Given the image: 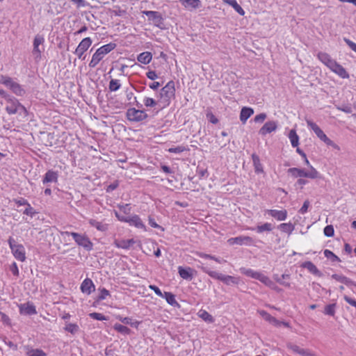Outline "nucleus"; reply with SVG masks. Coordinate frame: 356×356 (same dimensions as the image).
Masks as SVG:
<instances>
[{
    "instance_id": "nucleus-1",
    "label": "nucleus",
    "mask_w": 356,
    "mask_h": 356,
    "mask_svg": "<svg viewBox=\"0 0 356 356\" xmlns=\"http://www.w3.org/2000/svg\"><path fill=\"white\" fill-rule=\"evenodd\" d=\"M202 272L209 275L211 277L222 281L227 285L238 284L239 280L238 277H233L231 275H225L218 272L211 270L208 266H205L202 262H200V265L197 266Z\"/></svg>"
},
{
    "instance_id": "nucleus-2",
    "label": "nucleus",
    "mask_w": 356,
    "mask_h": 356,
    "mask_svg": "<svg viewBox=\"0 0 356 356\" xmlns=\"http://www.w3.org/2000/svg\"><path fill=\"white\" fill-rule=\"evenodd\" d=\"M158 97L162 108L168 106L171 100L175 97V82L173 81H168L167 84L161 89Z\"/></svg>"
},
{
    "instance_id": "nucleus-3",
    "label": "nucleus",
    "mask_w": 356,
    "mask_h": 356,
    "mask_svg": "<svg viewBox=\"0 0 356 356\" xmlns=\"http://www.w3.org/2000/svg\"><path fill=\"white\" fill-rule=\"evenodd\" d=\"M116 47V44L110 42L98 48L92 56L89 63L90 68L95 67L104 57Z\"/></svg>"
},
{
    "instance_id": "nucleus-4",
    "label": "nucleus",
    "mask_w": 356,
    "mask_h": 356,
    "mask_svg": "<svg viewBox=\"0 0 356 356\" xmlns=\"http://www.w3.org/2000/svg\"><path fill=\"white\" fill-rule=\"evenodd\" d=\"M288 173L295 178L307 177L310 179H316L320 177L319 172L312 166H310V169L309 170L298 168H291L288 170Z\"/></svg>"
},
{
    "instance_id": "nucleus-5",
    "label": "nucleus",
    "mask_w": 356,
    "mask_h": 356,
    "mask_svg": "<svg viewBox=\"0 0 356 356\" xmlns=\"http://www.w3.org/2000/svg\"><path fill=\"white\" fill-rule=\"evenodd\" d=\"M307 126L314 131L317 137L320 140L323 141L327 145L331 146L334 149H339V146L336 143H334L332 140H330L315 122H312V120H307Z\"/></svg>"
},
{
    "instance_id": "nucleus-6",
    "label": "nucleus",
    "mask_w": 356,
    "mask_h": 356,
    "mask_svg": "<svg viewBox=\"0 0 356 356\" xmlns=\"http://www.w3.org/2000/svg\"><path fill=\"white\" fill-rule=\"evenodd\" d=\"M8 243L14 257L18 261H24L26 260L24 247L22 244L16 243L15 240L11 236L9 237Z\"/></svg>"
},
{
    "instance_id": "nucleus-7",
    "label": "nucleus",
    "mask_w": 356,
    "mask_h": 356,
    "mask_svg": "<svg viewBox=\"0 0 356 356\" xmlns=\"http://www.w3.org/2000/svg\"><path fill=\"white\" fill-rule=\"evenodd\" d=\"M0 83L9 88L17 96H23L26 92L22 86L18 83L13 81L10 77L1 75L0 76Z\"/></svg>"
},
{
    "instance_id": "nucleus-8",
    "label": "nucleus",
    "mask_w": 356,
    "mask_h": 356,
    "mask_svg": "<svg viewBox=\"0 0 356 356\" xmlns=\"http://www.w3.org/2000/svg\"><path fill=\"white\" fill-rule=\"evenodd\" d=\"M6 111L10 115L26 113V108L17 99L10 97L7 99Z\"/></svg>"
},
{
    "instance_id": "nucleus-9",
    "label": "nucleus",
    "mask_w": 356,
    "mask_h": 356,
    "mask_svg": "<svg viewBox=\"0 0 356 356\" xmlns=\"http://www.w3.org/2000/svg\"><path fill=\"white\" fill-rule=\"evenodd\" d=\"M126 115L129 121L135 122L143 121L148 118V115L144 110L135 108L127 109Z\"/></svg>"
},
{
    "instance_id": "nucleus-10",
    "label": "nucleus",
    "mask_w": 356,
    "mask_h": 356,
    "mask_svg": "<svg viewBox=\"0 0 356 356\" xmlns=\"http://www.w3.org/2000/svg\"><path fill=\"white\" fill-rule=\"evenodd\" d=\"M72 236L79 246L83 247L87 251L92 250L93 243L87 235L76 232L75 234H72Z\"/></svg>"
},
{
    "instance_id": "nucleus-11",
    "label": "nucleus",
    "mask_w": 356,
    "mask_h": 356,
    "mask_svg": "<svg viewBox=\"0 0 356 356\" xmlns=\"http://www.w3.org/2000/svg\"><path fill=\"white\" fill-rule=\"evenodd\" d=\"M143 14L145 15L148 19L152 21L154 26L162 29L163 25V18L162 17L161 14L157 11L152 10H144L143 11Z\"/></svg>"
},
{
    "instance_id": "nucleus-12",
    "label": "nucleus",
    "mask_w": 356,
    "mask_h": 356,
    "mask_svg": "<svg viewBox=\"0 0 356 356\" xmlns=\"http://www.w3.org/2000/svg\"><path fill=\"white\" fill-rule=\"evenodd\" d=\"M227 243L231 245H253L254 240L248 236H238L234 238H230L227 240Z\"/></svg>"
},
{
    "instance_id": "nucleus-13",
    "label": "nucleus",
    "mask_w": 356,
    "mask_h": 356,
    "mask_svg": "<svg viewBox=\"0 0 356 356\" xmlns=\"http://www.w3.org/2000/svg\"><path fill=\"white\" fill-rule=\"evenodd\" d=\"M19 312L22 315H34L37 314L35 306L33 302H27L18 305Z\"/></svg>"
},
{
    "instance_id": "nucleus-14",
    "label": "nucleus",
    "mask_w": 356,
    "mask_h": 356,
    "mask_svg": "<svg viewBox=\"0 0 356 356\" xmlns=\"http://www.w3.org/2000/svg\"><path fill=\"white\" fill-rule=\"evenodd\" d=\"M277 129V122L275 121H268L263 127L259 129V134L261 136H266L268 134H270L273 131H276Z\"/></svg>"
},
{
    "instance_id": "nucleus-15",
    "label": "nucleus",
    "mask_w": 356,
    "mask_h": 356,
    "mask_svg": "<svg viewBox=\"0 0 356 356\" xmlns=\"http://www.w3.org/2000/svg\"><path fill=\"white\" fill-rule=\"evenodd\" d=\"M317 58L330 70L337 62L335 60L332 59V57L328 54L325 52H318L317 54Z\"/></svg>"
},
{
    "instance_id": "nucleus-16",
    "label": "nucleus",
    "mask_w": 356,
    "mask_h": 356,
    "mask_svg": "<svg viewBox=\"0 0 356 356\" xmlns=\"http://www.w3.org/2000/svg\"><path fill=\"white\" fill-rule=\"evenodd\" d=\"M80 289L83 293L90 295L95 290V286L90 278H86L81 283Z\"/></svg>"
},
{
    "instance_id": "nucleus-17",
    "label": "nucleus",
    "mask_w": 356,
    "mask_h": 356,
    "mask_svg": "<svg viewBox=\"0 0 356 356\" xmlns=\"http://www.w3.org/2000/svg\"><path fill=\"white\" fill-rule=\"evenodd\" d=\"M58 179V172L53 170H49L44 174L42 179V184L47 185L49 183H57Z\"/></svg>"
},
{
    "instance_id": "nucleus-18",
    "label": "nucleus",
    "mask_w": 356,
    "mask_h": 356,
    "mask_svg": "<svg viewBox=\"0 0 356 356\" xmlns=\"http://www.w3.org/2000/svg\"><path fill=\"white\" fill-rule=\"evenodd\" d=\"M178 273L182 279L191 281L194 277L195 270L191 267L184 268L182 266H179Z\"/></svg>"
},
{
    "instance_id": "nucleus-19",
    "label": "nucleus",
    "mask_w": 356,
    "mask_h": 356,
    "mask_svg": "<svg viewBox=\"0 0 356 356\" xmlns=\"http://www.w3.org/2000/svg\"><path fill=\"white\" fill-rule=\"evenodd\" d=\"M266 213L273 218L280 221L285 220L287 218V211L285 209H268L266 211Z\"/></svg>"
},
{
    "instance_id": "nucleus-20",
    "label": "nucleus",
    "mask_w": 356,
    "mask_h": 356,
    "mask_svg": "<svg viewBox=\"0 0 356 356\" xmlns=\"http://www.w3.org/2000/svg\"><path fill=\"white\" fill-rule=\"evenodd\" d=\"M330 70L342 79L349 78V74L346 72V69L337 62L334 63Z\"/></svg>"
},
{
    "instance_id": "nucleus-21",
    "label": "nucleus",
    "mask_w": 356,
    "mask_h": 356,
    "mask_svg": "<svg viewBox=\"0 0 356 356\" xmlns=\"http://www.w3.org/2000/svg\"><path fill=\"white\" fill-rule=\"evenodd\" d=\"M127 222L131 226H134L136 228L142 229L144 231H146V227L143 222L142 220L138 215H134L132 216H129V218H128Z\"/></svg>"
},
{
    "instance_id": "nucleus-22",
    "label": "nucleus",
    "mask_w": 356,
    "mask_h": 356,
    "mask_svg": "<svg viewBox=\"0 0 356 356\" xmlns=\"http://www.w3.org/2000/svg\"><path fill=\"white\" fill-rule=\"evenodd\" d=\"M44 42V38L41 35H36L33 40V54L36 56V57H40L41 54V50L39 49V46Z\"/></svg>"
},
{
    "instance_id": "nucleus-23",
    "label": "nucleus",
    "mask_w": 356,
    "mask_h": 356,
    "mask_svg": "<svg viewBox=\"0 0 356 356\" xmlns=\"http://www.w3.org/2000/svg\"><path fill=\"white\" fill-rule=\"evenodd\" d=\"M134 243V239H127V240H118L115 239L113 242V244L118 248H122L124 250L129 249L131 245Z\"/></svg>"
},
{
    "instance_id": "nucleus-24",
    "label": "nucleus",
    "mask_w": 356,
    "mask_h": 356,
    "mask_svg": "<svg viewBox=\"0 0 356 356\" xmlns=\"http://www.w3.org/2000/svg\"><path fill=\"white\" fill-rule=\"evenodd\" d=\"M301 266L307 269L311 273L318 277L322 276L321 272L317 267L311 261H305L301 264Z\"/></svg>"
},
{
    "instance_id": "nucleus-25",
    "label": "nucleus",
    "mask_w": 356,
    "mask_h": 356,
    "mask_svg": "<svg viewBox=\"0 0 356 356\" xmlns=\"http://www.w3.org/2000/svg\"><path fill=\"white\" fill-rule=\"evenodd\" d=\"M273 229V224L270 222H265L262 225H258L256 227L250 228L251 230L255 231L258 234H261L263 232H269L272 231Z\"/></svg>"
},
{
    "instance_id": "nucleus-26",
    "label": "nucleus",
    "mask_w": 356,
    "mask_h": 356,
    "mask_svg": "<svg viewBox=\"0 0 356 356\" xmlns=\"http://www.w3.org/2000/svg\"><path fill=\"white\" fill-rule=\"evenodd\" d=\"M161 298H165L166 302L171 306L177 308L180 307V305L175 299V296L172 294L171 292H164Z\"/></svg>"
},
{
    "instance_id": "nucleus-27",
    "label": "nucleus",
    "mask_w": 356,
    "mask_h": 356,
    "mask_svg": "<svg viewBox=\"0 0 356 356\" xmlns=\"http://www.w3.org/2000/svg\"><path fill=\"white\" fill-rule=\"evenodd\" d=\"M181 4L187 9H196L201 7V1L200 0H179Z\"/></svg>"
},
{
    "instance_id": "nucleus-28",
    "label": "nucleus",
    "mask_w": 356,
    "mask_h": 356,
    "mask_svg": "<svg viewBox=\"0 0 356 356\" xmlns=\"http://www.w3.org/2000/svg\"><path fill=\"white\" fill-rule=\"evenodd\" d=\"M88 223L90 226L95 227L98 231L104 232L108 229V225L99 222L95 219H90Z\"/></svg>"
},
{
    "instance_id": "nucleus-29",
    "label": "nucleus",
    "mask_w": 356,
    "mask_h": 356,
    "mask_svg": "<svg viewBox=\"0 0 356 356\" xmlns=\"http://www.w3.org/2000/svg\"><path fill=\"white\" fill-rule=\"evenodd\" d=\"M254 113V110L250 107L242 108L240 113V120L245 124L248 119Z\"/></svg>"
},
{
    "instance_id": "nucleus-30",
    "label": "nucleus",
    "mask_w": 356,
    "mask_h": 356,
    "mask_svg": "<svg viewBox=\"0 0 356 356\" xmlns=\"http://www.w3.org/2000/svg\"><path fill=\"white\" fill-rule=\"evenodd\" d=\"M92 43V39L89 37L83 38L75 50L86 52Z\"/></svg>"
},
{
    "instance_id": "nucleus-31",
    "label": "nucleus",
    "mask_w": 356,
    "mask_h": 356,
    "mask_svg": "<svg viewBox=\"0 0 356 356\" xmlns=\"http://www.w3.org/2000/svg\"><path fill=\"white\" fill-rule=\"evenodd\" d=\"M152 59V54L149 51L142 52L137 57L138 61L145 65L149 64Z\"/></svg>"
},
{
    "instance_id": "nucleus-32",
    "label": "nucleus",
    "mask_w": 356,
    "mask_h": 356,
    "mask_svg": "<svg viewBox=\"0 0 356 356\" xmlns=\"http://www.w3.org/2000/svg\"><path fill=\"white\" fill-rule=\"evenodd\" d=\"M252 159L253 165L254 167L255 172H257V173L263 172H264L263 165L260 161L259 156L257 155L256 154H252Z\"/></svg>"
},
{
    "instance_id": "nucleus-33",
    "label": "nucleus",
    "mask_w": 356,
    "mask_h": 356,
    "mask_svg": "<svg viewBox=\"0 0 356 356\" xmlns=\"http://www.w3.org/2000/svg\"><path fill=\"white\" fill-rule=\"evenodd\" d=\"M225 3H228L231 6L235 11H236L239 15H244L245 11L242 8V7L237 3L236 0H222Z\"/></svg>"
},
{
    "instance_id": "nucleus-34",
    "label": "nucleus",
    "mask_w": 356,
    "mask_h": 356,
    "mask_svg": "<svg viewBox=\"0 0 356 356\" xmlns=\"http://www.w3.org/2000/svg\"><path fill=\"white\" fill-rule=\"evenodd\" d=\"M197 315L200 318H201L203 321H204L207 323H212L214 322L213 317L206 310L200 309Z\"/></svg>"
},
{
    "instance_id": "nucleus-35",
    "label": "nucleus",
    "mask_w": 356,
    "mask_h": 356,
    "mask_svg": "<svg viewBox=\"0 0 356 356\" xmlns=\"http://www.w3.org/2000/svg\"><path fill=\"white\" fill-rule=\"evenodd\" d=\"M289 138L290 140L292 147H297L299 145V136L294 129H291L289 134Z\"/></svg>"
},
{
    "instance_id": "nucleus-36",
    "label": "nucleus",
    "mask_w": 356,
    "mask_h": 356,
    "mask_svg": "<svg viewBox=\"0 0 356 356\" xmlns=\"http://www.w3.org/2000/svg\"><path fill=\"white\" fill-rule=\"evenodd\" d=\"M143 104L146 107H155L156 106H159L161 108V104L159 102V99L158 100H155L152 97H145L143 99Z\"/></svg>"
},
{
    "instance_id": "nucleus-37",
    "label": "nucleus",
    "mask_w": 356,
    "mask_h": 356,
    "mask_svg": "<svg viewBox=\"0 0 356 356\" xmlns=\"http://www.w3.org/2000/svg\"><path fill=\"white\" fill-rule=\"evenodd\" d=\"M26 355L27 356H47V354L41 349L39 348H26Z\"/></svg>"
},
{
    "instance_id": "nucleus-38",
    "label": "nucleus",
    "mask_w": 356,
    "mask_h": 356,
    "mask_svg": "<svg viewBox=\"0 0 356 356\" xmlns=\"http://www.w3.org/2000/svg\"><path fill=\"white\" fill-rule=\"evenodd\" d=\"M259 314L266 321H268L269 323L275 325L279 324V321L267 312L261 310L259 312Z\"/></svg>"
},
{
    "instance_id": "nucleus-39",
    "label": "nucleus",
    "mask_w": 356,
    "mask_h": 356,
    "mask_svg": "<svg viewBox=\"0 0 356 356\" xmlns=\"http://www.w3.org/2000/svg\"><path fill=\"white\" fill-rule=\"evenodd\" d=\"M113 328L117 332L123 334L129 335L131 334V330L129 327L120 323H115Z\"/></svg>"
},
{
    "instance_id": "nucleus-40",
    "label": "nucleus",
    "mask_w": 356,
    "mask_h": 356,
    "mask_svg": "<svg viewBox=\"0 0 356 356\" xmlns=\"http://www.w3.org/2000/svg\"><path fill=\"white\" fill-rule=\"evenodd\" d=\"M121 87V83L120 80L112 79L108 85V88L111 92H116Z\"/></svg>"
},
{
    "instance_id": "nucleus-41",
    "label": "nucleus",
    "mask_w": 356,
    "mask_h": 356,
    "mask_svg": "<svg viewBox=\"0 0 356 356\" xmlns=\"http://www.w3.org/2000/svg\"><path fill=\"white\" fill-rule=\"evenodd\" d=\"M337 305L335 303L329 304L325 307L324 314L331 316H334Z\"/></svg>"
},
{
    "instance_id": "nucleus-42",
    "label": "nucleus",
    "mask_w": 356,
    "mask_h": 356,
    "mask_svg": "<svg viewBox=\"0 0 356 356\" xmlns=\"http://www.w3.org/2000/svg\"><path fill=\"white\" fill-rule=\"evenodd\" d=\"M279 228L283 232L291 234L294 229V226L290 222L282 223L280 225Z\"/></svg>"
},
{
    "instance_id": "nucleus-43",
    "label": "nucleus",
    "mask_w": 356,
    "mask_h": 356,
    "mask_svg": "<svg viewBox=\"0 0 356 356\" xmlns=\"http://www.w3.org/2000/svg\"><path fill=\"white\" fill-rule=\"evenodd\" d=\"M64 329L72 334H74L79 330V327L76 323H67Z\"/></svg>"
},
{
    "instance_id": "nucleus-44",
    "label": "nucleus",
    "mask_w": 356,
    "mask_h": 356,
    "mask_svg": "<svg viewBox=\"0 0 356 356\" xmlns=\"http://www.w3.org/2000/svg\"><path fill=\"white\" fill-rule=\"evenodd\" d=\"M100 293L97 298V302H100L106 298L107 296H110V292L105 288L99 289Z\"/></svg>"
},
{
    "instance_id": "nucleus-45",
    "label": "nucleus",
    "mask_w": 356,
    "mask_h": 356,
    "mask_svg": "<svg viewBox=\"0 0 356 356\" xmlns=\"http://www.w3.org/2000/svg\"><path fill=\"white\" fill-rule=\"evenodd\" d=\"M240 271L242 274L250 277L252 278H254V276L257 271H254V270L251 268H240Z\"/></svg>"
},
{
    "instance_id": "nucleus-46",
    "label": "nucleus",
    "mask_w": 356,
    "mask_h": 356,
    "mask_svg": "<svg viewBox=\"0 0 356 356\" xmlns=\"http://www.w3.org/2000/svg\"><path fill=\"white\" fill-rule=\"evenodd\" d=\"M324 255L327 259H330L332 261H340V259L330 250H325Z\"/></svg>"
},
{
    "instance_id": "nucleus-47",
    "label": "nucleus",
    "mask_w": 356,
    "mask_h": 356,
    "mask_svg": "<svg viewBox=\"0 0 356 356\" xmlns=\"http://www.w3.org/2000/svg\"><path fill=\"white\" fill-rule=\"evenodd\" d=\"M186 150H187V149L184 146H182V145L172 147H170L168 149L169 152L174 153V154H180Z\"/></svg>"
},
{
    "instance_id": "nucleus-48",
    "label": "nucleus",
    "mask_w": 356,
    "mask_h": 356,
    "mask_svg": "<svg viewBox=\"0 0 356 356\" xmlns=\"http://www.w3.org/2000/svg\"><path fill=\"white\" fill-rule=\"evenodd\" d=\"M89 316L97 321H106L107 320V317L103 315L101 313L92 312L89 314Z\"/></svg>"
},
{
    "instance_id": "nucleus-49",
    "label": "nucleus",
    "mask_w": 356,
    "mask_h": 356,
    "mask_svg": "<svg viewBox=\"0 0 356 356\" xmlns=\"http://www.w3.org/2000/svg\"><path fill=\"white\" fill-rule=\"evenodd\" d=\"M323 232H324L325 236H326L327 237L333 236L334 234V230L333 226L332 225H327L324 228Z\"/></svg>"
},
{
    "instance_id": "nucleus-50",
    "label": "nucleus",
    "mask_w": 356,
    "mask_h": 356,
    "mask_svg": "<svg viewBox=\"0 0 356 356\" xmlns=\"http://www.w3.org/2000/svg\"><path fill=\"white\" fill-rule=\"evenodd\" d=\"M118 208L121 212L124 214H129L131 213V207L129 204H120L118 205Z\"/></svg>"
},
{
    "instance_id": "nucleus-51",
    "label": "nucleus",
    "mask_w": 356,
    "mask_h": 356,
    "mask_svg": "<svg viewBox=\"0 0 356 356\" xmlns=\"http://www.w3.org/2000/svg\"><path fill=\"white\" fill-rule=\"evenodd\" d=\"M23 213L27 216H30L31 217H33L36 213V211L31 206V204H29L28 205H26V208L23 211Z\"/></svg>"
},
{
    "instance_id": "nucleus-52",
    "label": "nucleus",
    "mask_w": 356,
    "mask_h": 356,
    "mask_svg": "<svg viewBox=\"0 0 356 356\" xmlns=\"http://www.w3.org/2000/svg\"><path fill=\"white\" fill-rule=\"evenodd\" d=\"M266 118V114L264 113H262L259 115H257L254 118V121L256 123H261L265 120Z\"/></svg>"
},
{
    "instance_id": "nucleus-53",
    "label": "nucleus",
    "mask_w": 356,
    "mask_h": 356,
    "mask_svg": "<svg viewBox=\"0 0 356 356\" xmlns=\"http://www.w3.org/2000/svg\"><path fill=\"white\" fill-rule=\"evenodd\" d=\"M260 282L267 286H272L273 285V282L265 275H263Z\"/></svg>"
},
{
    "instance_id": "nucleus-54",
    "label": "nucleus",
    "mask_w": 356,
    "mask_h": 356,
    "mask_svg": "<svg viewBox=\"0 0 356 356\" xmlns=\"http://www.w3.org/2000/svg\"><path fill=\"white\" fill-rule=\"evenodd\" d=\"M260 282L267 286H272L273 285V282L265 275H263Z\"/></svg>"
},
{
    "instance_id": "nucleus-55",
    "label": "nucleus",
    "mask_w": 356,
    "mask_h": 356,
    "mask_svg": "<svg viewBox=\"0 0 356 356\" xmlns=\"http://www.w3.org/2000/svg\"><path fill=\"white\" fill-rule=\"evenodd\" d=\"M117 318L120 321H121L122 323L126 324V325H131V323L133 321V319L131 318H129V317H122L121 316H118L117 317Z\"/></svg>"
},
{
    "instance_id": "nucleus-56",
    "label": "nucleus",
    "mask_w": 356,
    "mask_h": 356,
    "mask_svg": "<svg viewBox=\"0 0 356 356\" xmlns=\"http://www.w3.org/2000/svg\"><path fill=\"white\" fill-rule=\"evenodd\" d=\"M119 186V182L118 181H115L114 182L111 183V184H109L106 191L107 193H110V192H112L113 191L115 190Z\"/></svg>"
},
{
    "instance_id": "nucleus-57",
    "label": "nucleus",
    "mask_w": 356,
    "mask_h": 356,
    "mask_svg": "<svg viewBox=\"0 0 356 356\" xmlns=\"http://www.w3.org/2000/svg\"><path fill=\"white\" fill-rule=\"evenodd\" d=\"M309 200H305L303 203V205L302 206V207L299 210V213H301V214H305V213L307 212V209L309 207Z\"/></svg>"
},
{
    "instance_id": "nucleus-58",
    "label": "nucleus",
    "mask_w": 356,
    "mask_h": 356,
    "mask_svg": "<svg viewBox=\"0 0 356 356\" xmlns=\"http://www.w3.org/2000/svg\"><path fill=\"white\" fill-rule=\"evenodd\" d=\"M115 216L120 221L124 222H127L128 218H129V216H125L116 211H115Z\"/></svg>"
},
{
    "instance_id": "nucleus-59",
    "label": "nucleus",
    "mask_w": 356,
    "mask_h": 356,
    "mask_svg": "<svg viewBox=\"0 0 356 356\" xmlns=\"http://www.w3.org/2000/svg\"><path fill=\"white\" fill-rule=\"evenodd\" d=\"M344 42L346 43V44L353 51L356 53V43L351 41L350 40L344 38H343Z\"/></svg>"
},
{
    "instance_id": "nucleus-60",
    "label": "nucleus",
    "mask_w": 356,
    "mask_h": 356,
    "mask_svg": "<svg viewBox=\"0 0 356 356\" xmlns=\"http://www.w3.org/2000/svg\"><path fill=\"white\" fill-rule=\"evenodd\" d=\"M149 288L152 290L158 296L162 297L163 293L161 291V289L156 286V285H149Z\"/></svg>"
},
{
    "instance_id": "nucleus-61",
    "label": "nucleus",
    "mask_w": 356,
    "mask_h": 356,
    "mask_svg": "<svg viewBox=\"0 0 356 356\" xmlns=\"http://www.w3.org/2000/svg\"><path fill=\"white\" fill-rule=\"evenodd\" d=\"M10 270L12 272V273L15 275V276H18L19 275V269H18V267H17V265L15 262H13L11 266H10Z\"/></svg>"
},
{
    "instance_id": "nucleus-62",
    "label": "nucleus",
    "mask_w": 356,
    "mask_h": 356,
    "mask_svg": "<svg viewBox=\"0 0 356 356\" xmlns=\"http://www.w3.org/2000/svg\"><path fill=\"white\" fill-rule=\"evenodd\" d=\"M298 355L301 356H315L309 349L302 348L300 349Z\"/></svg>"
},
{
    "instance_id": "nucleus-63",
    "label": "nucleus",
    "mask_w": 356,
    "mask_h": 356,
    "mask_svg": "<svg viewBox=\"0 0 356 356\" xmlns=\"http://www.w3.org/2000/svg\"><path fill=\"white\" fill-rule=\"evenodd\" d=\"M14 202L17 206L28 205L29 202L24 198L20 197L19 199L14 200Z\"/></svg>"
},
{
    "instance_id": "nucleus-64",
    "label": "nucleus",
    "mask_w": 356,
    "mask_h": 356,
    "mask_svg": "<svg viewBox=\"0 0 356 356\" xmlns=\"http://www.w3.org/2000/svg\"><path fill=\"white\" fill-rule=\"evenodd\" d=\"M332 278L343 284L346 277L343 275L333 274Z\"/></svg>"
}]
</instances>
